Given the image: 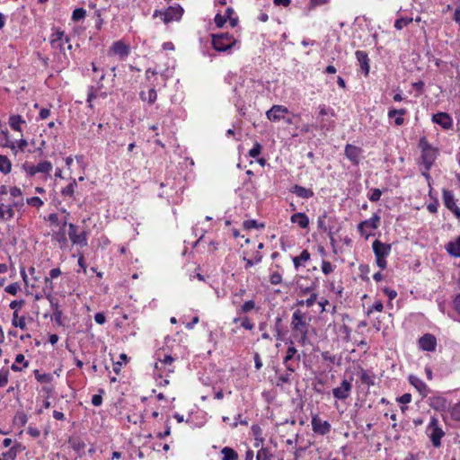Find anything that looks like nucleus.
<instances>
[{
	"label": "nucleus",
	"instance_id": "obj_1",
	"mask_svg": "<svg viewBox=\"0 0 460 460\" xmlns=\"http://www.w3.org/2000/svg\"><path fill=\"white\" fill-rule=\"evenodd\" d=\"M310 317L307 313L302 312L300 309L293 313L292 325L295 335L300 341H304L308 332V322Z\"/></svg>",
	"mask_w": 460,
	"mask_h": 460
},
{
	"label": "nucleus",
	"instance_id": "obj_2",
	"mask_svg": "<svg viewBox=\"0 0 460 460\" xmlns=\"http://www.w3.org/2000/svg\"><path fill=\"white\" fill-rule=\"evenodd\" d=\"M211 44L215 50L225 52L231 49L236 43V40L228 32L212 34Z\"/></svg>",
	"mask_w": 460,
	"mask_h": 460
},
{
	"label": "nucleus",
	"instance_id": "obj_3",
	"mask_svg": "<svg viewBox=\"0 0 460 460\" xmlns=\"http://www.w3.org/2000/svg\"><path fill=\"white\" fill-rule=\"evenodd\" d=\"M426 434L429 438L434 447L438 448L441 447V439L445 436V432L439 426L438 420L436 417L430 418L426 428Z\"/></svg>",
	"mask_w": 460,
	"mask_h": 460
},
{
	"label": "nucleus",
	"instance_id": "obj_4",
	"mask_svg": "<svg viewBox=\"0 0 460 460\" xmlns=\"http://www.w3.org/2000/svg\"><path fill=\"white\" fill-rule=\"evenodd\" d=\"M421 159L426 170H429L437 158V150L429 146L424 139L420 140Z\"/></svg>",
	"mask_w": 460,
	"mask_h": 460
},
{
	"label": "nucleus",
	"instance_id": "obj_5",
	"mask_svg": "<svg viewBox=\"0 0 460 460\" xmlns=\"http://www.w3.org/2000/svg\"><path fill=\"white\" fill-rule=\"evenodd\" d=\"M68 236L73 244H77L82 247L87 246V233L85 231L77 234V226L72 223L68 225Z\"/></svg>",
	"mask_w": 460,
	"mask_h": 460
},
{
	"label": "nucleus",
	"instance_id": "obj_6",
	"mask_svg": "<svg viewBox=\"0 0 460 460\" xmlns=\"http://www.w3.org/2000/svg\"><path fill=\"white\" fill-rule=\"evenodd\" d=\"M442 198L445 207L448 208L458 219H460V208L456 203L453 192L448 190H443Z\"/></svg>",
	"mask_w": 460,
	"mask_h": 460
},
{
	"label": "nucleus",
	"instance_id": "obj_7",
	"mask_svg": "<svg viewBox=\"0 0 460 460\" xmlns=\"http://www.w3.org/2000/svg\"><path fill=\"white\" fill-rule=\"evenodd\" d=\"M312 429L318 435H326L331 431V424L327 420H322L318 415L312 417Z\"/></svg>",
	"mask_w": 460,
	"mask_h": 460
},
{
	"label": "nucleus",
	"instance_id": "obj_8",
	"mask_svg": "<svg viewBox=\"0 0 460 460\" xmlns=\"http://www.w3.org/2000/svg\"><path fill=\"white\" fill-rule=\"evenodd\" d=\"M380 221V217L375 214L372 217L367 220L361 222L358 228L362 235L366 237L369 236L370 233L367 231L368 229H376L378 227V223Z\"/></svg>",
	"mask_w": 460,
	"mask_h": 460
},
{
	"label": "nucleus",
	"instance_id": "obj_9",
	"mask_svg": "<svg viewBox=\"0 0 460 460\" xmlns=\"http://www.w3.org/2000/svg\"><path fill=\"white\" fill-rule=\"evenodd\" d=\"M288 114V108L282 105H273L270 110L266 112L267 118L273 122H278L285 119Z\"/></svg>",
	"mask_w": 460,
	"mask_h": 460
},
{
	"label": "nucleus",
	"instance_id": "obj_10",
	"mask_svg": "<svg viewBox=\"0 0 460 460\" xmlns=\"http://www.w3.org/2000/svg\"><path fill=\"white\" fill-rule=\"evenodd\" d=\"M351 389V381L344 379L339 387L332 390V394L339 400H345L349 396Z\"/></svg>",
	"mask_w": 460,
	"mask_h": 460
},
{
	"label": "nucleus",
	"instance_id": "obj_11",
	"mask_svg": "<svg viewBox=\"0 0 460 460\" xmlns=\"http://www.w3.org/2000/svg\"><path fill=\"white\" fill-rule=\"evenodd\" d=\"M433 123L439 125L444 129H450L453 127V119L447 112H438L431 118Z\"/></svg>",
	"mask_w": 460,
	"mask_h": 460
},
{
	"label": "nucleus",
	"instance_id": "obj_12",
	"mask_svg": "<svg viewBox=\"0 0 460 460\" xmlns=\"http://www.w3.org/2000/svg\"><path fill=\"white\" fill-rule=\"evenodd\" d=\"M182 13L183 9L180 5L170 6L164 13H162L164 16L163 20L165 23L172 21H178L181 18Z\"/></svg>",
	"mask_w": 460,
	"mask_h": 460
},
{
	"label": "nucleus",
	"instance_id": "obj_13",
	"mask_svg": "<svg viewBox=\"0 0 460 460\" xmlns=\"http://www.w3.org/2000/svg\"><path fill=\"white\" fill-rule=\"evenodd\" d=\"M419 346L422 350L434 351L437 346V340L434 335L427 333L419 339Z\"/></svg>",
	"mask_w": 460,
	"mask_h": 460
},
{
	"label": "nucleus",
	"instance_id": "obj_14",
	"mask_svg": "<svg viewBox=\"0 0 460 460\" xmlns=\"http://www.w3.org/2000/svg\"><path fill=\"white\" fill-rule=\"evenodd\" d=\"M110 52H111L114 55H117L120 58V59L126 58L130 52L129 47L126 45L121 40H118L113 42L110 49Z\"/></svg>",
	"mask_w": 460,
	"mask_h": 460
},
{
	"label": "nucleus",
	"instance_id": "obj_15",
	"mask_svg": "<svg viewBox=\"0 0 460 460\" xmlns=\"http://www.w3.org/2000/svg\"><path fill=\"white\" fill-rule=\"evenodd\" d=\"M372 249L376 257H387L392 246L389 243H384L379 240H375L372 244Z\"/></svg>",
	"mask_w": 460,
	"mask_h": 460
},
{
	"label": "nucleus",
	"instance_id": "obj_16",
	"mask_svg": "<svg viewBox=\"0 0 460 460\" xmlns=\"http://www.w3.org/2000/svg\"><path fill=\"white\" fill-rule=\"evenodd\" d=\"M345 155L346 157L352 162L354 164H358L360 161V156L362 150L361 148L355 146L353 145L348 144L345 146Z\"/></svg>",
	"mask_w": 460,
	"mask_h": 460
},
{
	"label": "nucleus",
	"instance_id": "obj_17",
	"mask_svg": "<svg viewBox=\"0 0 460 460\" xmlns=\"http://www.w3.org/2000/svg\"><path fill=\"white\" fill-rule=\"evenodd\" d=\"M331 115L332 117L334 116V112L332 109L326 107L325 105H321L319 107V117L317 118V122L319 123L320 127L322 129H326L328 130L329 129V125L330 123H332V121H328V120H325L323 117V116H327V115Z\"/></svg>",
	"mask_w": 460,
	"mask_h": 460
},
{
	"label": "nucleus",
	"instance_id": "obj_18",
	"mask_svg": "<svg viewBox=\"0 0 460 460\" xmlns=\"http://www.w3.org/2000/svg\"><path fill=\"white\" fill-rule=\"evenodd\" d=\"M447 252L455 258H460V236H457L454 240L448 242L445 245Z\"/></svg>",
	"mask_w": 460,
	"mask_h": 460
},
{
	"label": "nucleus",
	"instance_id": "obj_19",
	"mask_svg": "<svg viewBox=\"0 0 460 460\" xmlns=\"http://www.w3.org/2000/svg\"><path fill=\"white\" fill-rule=\"evenodd\" d=\"M411 385H412L417 391L422 395V397H425L429 394V388L428 385L419 377L411 376L409 377Z\"/></svg>",
	"mask_w": 460,
	"mask_h": 460
},
{
	"label": "nucleus",
	"instance_id": "obj_20",
	"mask_svg": "<svg viewBox=\"0 0 460 460\" xmlns=\"http://www.w3.org/2000/svg\"><path fill=\"white\" fill-rule=\"evenodd\" d=\"M356 58L360 65L361 69L364 71L365 75H367L369 73V58L367 54L365 51L357 50Z\"/></svg>",
	"mask_w": 460,
	"mask_h": 460
},
{
	"label": "nucleus",
	"instance_id": "obj_21",
	"mask_svg": "<svg viewBox=\"0 0 460 460\" xmlns=\"http://www.w3.org/2000/svg\"><path fill=\"white\" fill-rule=\"evenodd\" d=\"M293 224H296L299 227L305 229L309 225V218L305 213H295L290 218Z\"/></svg>",
	"mask_w": 460,
	"mask_h": 460
},
{
	"label": "nucleus",
	"instance_id": "obj_22",
	"mask_svg": "<svg viewBox=\"0 0 460 460\" xmlns=\"http://www.w3.org/2000/svg\"><path fill=\"white\" fill-rule=\"evenodd\" d=\"M14 216V210L12 205H4L0 200V221H7L13 218Z\"/></svg>",
	"mask_w": 460,
	"mask_h": 460
},
{
	"label": "nucleus",
	"instance_id": "obj_23",
	"mask_svg": "<svg viewBox=\"0 0 460 460\" xmlns=\"http://www.w3.org/2000/svg\"><path fill=\"white\" fill-rule=\"evenodd\" d=\"M289 191L303 199H309L314 196V191L311 189H307L299 185L293 186Z\"/></svg>",
	"mask_w": 460,
	"mask_h": 460
},
{
	"label": "nucleus",
	"instance_id": "obj_24",
	"mask_svg": "<svg viewBox=\"0 0 460 460\" xmlns=\"http://www.w3.org/2000/svg\"><path fill=\"white\" fill-rule=\"evenodd\" d=\"M404 114H406L405 109H400V110L393 109L388 111V117L390 119L394 118V123L396 126H401L403 124L404 119L402 116Z\"/></svg>",
	"mask_w": 460,
	"mask_h": 460
},
{
	"label": "nucleus",
	"instance_id": "obj_25",
	"mask_svg": "<svg viewBox=\"0 0 460 460\" xmlns=\"http://www.w3.org/2000/svg\"><path fill=\"white\" fill-rule=\"evenodd\" d=\"M274 331L278 340H280L285 343H288L286 339V332L283 329L282 319L280 317L276 318Z\"/></svg>",
	"mask_w": 460,
	"mask_h": 460
},
{
	"label": "nucleus",
	"instance_id": "obj_26",
	"mask_svg": "<svg viewBox=\"0 0 460 460\" xmlns=\"http://www.w3.org/2000/svg\"><path fill=\"white\" fill-rule=\"evenodd\" d=\"M310 259V253L307 250H304L300 255L296 256L293 258V263L296 270L299 269V267H305V262H307Z\"/></svg>",
	"mask_w": 460,
	"mask_h": 460
},
{
	"label": "nucleus",
	"instance_id": "obj_27",
	"mask_svg": "<svg viewBox=\"0 0 460 460\" xmlns=\"http://www.w3.org/2000/svg\"><path fill=\"white\" fill-rule=\"evenodd\" d=\"M25 123L21 115H11L9 118V125L14 131H22L21 124Z\"/></svg>",
	"mask_w": 460,
	"mask_h": 460
},
{
	"label": "nucleus",
	"instance_id": "obj_28",
	"mask_svg": "<svg viewBox=\"0 0 460 460\" xmlns=\"http://www.w3.org/2000/svg\"><path fill=\"white\" fill-rule=\"evenodd\" d=\"M139 97L142 101H144V102L147 101L149 104H153L157 99V93H156V90L155 89V87H152L148 91L147 94L146 92L142 91L139 93Z\"/></svg>",
	"mask_w": 460,
	"mask_h": 460
},
{
	"label": "nucleus",
	"instance_id": "obj_29",
	"mask_svg": "<svg viewBox=\"0 0 460 460\" xmlns=\"http://www.w3.org/2000/svg\"><path fill=\"white\" fill-rule=\"evenodd\" d=\"M68 444L75 452L78 453L79 456H81L80 452L85 447V443L79 438H70L68 439Z\"/></svg>",
	"mask_w": 460,
	"mask_h": 460
},
{
	"label": "nucleus",
	"instance_id": "obj_30",
	"mask_svg": "<svg viewBox=\"0 0 460 460\" xmlns=\"http://www.w3.org/2000/svg\"><path fill=\"white\" fill-rule=\"evenodd\" d=\"M12 170V163L5 155H0V172L7 174Z\"/></svg>",
	"mask_w": 460,
	"mask_h": 460
},
{
	"label": "nucleus",
	"instance_id": "obj_31",
	"mask_svg": "<svg viewBox=\"0 0 460 460\" xmlns=\"http://www.w3.org/2000/svg\"><path fill=\"white\" fill-rule=\"evenodd\" d=\"M221 454L223 455L222 460H237L238 459L237 452L228 447H225L221 450Z\"/></svg>",
	"mask_w": 460,
	"mask_h": 460
},
{
	"label": "nucleus",
	"instance_id": "obj_32",
	"mask_svg": "<svg viewBox=\"0 0 460 460\" xmlns=\"http://www.w3.org/2000/svg\"><path fill=\"white\" fill-rule=\"evenodd\" d=\"M17 446L20 445L17 444L11 447L8 451L2 453L0 456V460H15L18 453Z\"/></svg>",
	"mask_w": 460,
	"mask_h": 460
},
{
	"label": "nucleus",
	"instance_id": "obj_33",
	"mask_svg": "<svg viewBox=\"0 0 460 460\" xmlns=\"http://www.w3.org/2000/svg\"><path fill=\"white\" fill-rule=\"evenodd\" d=\"M53 239L59 243L61 246L67 243V238L66 236V231L64 228H60L58 232L53 234Z\"/></svg>",
	"mask_w": 460,
	"mask_h": 460
},
{
	"label": "nucleus",
	"instance_id": "obj_34",
	"mask_svg": "<svg viewBox=\"0 0 460 460\" xmlns=\"http://www.w3.org/2000/svg\"><path fill=\"white\" fill-rule=\"evenodd\" d=\"M12 324L14 327H18L22 330H24L26 328L25 318L22 316L20 319H18V313H17V311H14L13 315Z\"/></svg>",
	"mask_w": 460,
	"mask_h": 460
},
{
	"label": "nucleus",
	"instance_id": "obj_35",
	"mask_svg": "<svg viewBox=\"0 0 460 460\" xmlns=\"http://www.w3.org/2000/svg\"><path fill=\"white\" fill-rule=\"evenodd\" d=\"M50 40L66 41V43L69 42V37L65 36L64 31L60 30L59 28L55 29V31L51 34Z\"/></svg>",
	"mask_w": 460,
	"mask_h": 460
},
{
	"label": "nucleus",
	"instance_id": "obj_36",
	"mask_svg": "<svg viewBox=\"0 0 460 460\" xmlns=\"http://www.w3.org/2000/svg\"><path fill=\"white\" fill-rule=\"evenodd\" d=\"M76 185H77V183H76L75 179H73L72 181L67 186H66L65 188H63L61 190V194L63 196L72 197L75 193V187Z\"/></svg>",
	"mask_w": 460,
	"mask_h": 460
},
{
	"label": "nucleus",
	"instance_id": "obj_37",
	"mask_svg": "<svg viewBox=\"0 0 460 460\" xmlns=\"http://www.w3.org/2000/svg\"><path fill=\"white\" fill-rule=\"evenodd\" d=\"M52 169V164L49 161L40 162L36 165V170L38 172L47 173L50 172Z\"/></svg>",
	"mask_w": 460,
	"mask_h": 460
},
{
	"label": "nucleus",
	"instance_id": "obj_38",
	"mask_svg": "<svg viewBox=\"0 0 460 460\" xmlns=\"http://www.w3.org/2000/svg\"><path fill=\"white\" fill-rule=\"evenodd\" d=\"M450 416L456 421H460V402L455 403L450 408Z\"/></svg>",
	"mask_w": 460,
	"mask_h": 460
},
{
	"label": "nucleus",
	"instance_id": "obj_39",
	"mask_svg": "<svg viewBox=\"0 0 460 460\" xmlns=\"http://www.w3.org/2000/svg\"><path fill=\"white\" fill-rule=\"evenodd\" d=\"M34 376L40 383H49L52 380V376L49 374H40L38 369L34 370Z\"/></svg>",
	"mask_w": 460,
	"mask_h": 460
},
{
	"label": "nucleus",
	"instance_id": "obj_40",
	"mask_svg": "<svg viewBox=\"0 0 460 460\" xmlns=\"http://www.w3.org/2000/svg\"><path fill=\"white\" fill-rule=\"evenodd\" d=\"M243 226L247 230L253 229V228H264V224H259L254 219H249V220L243 221Z\"/></svg>",
	"mask_w": 460,
	"mask_h": 460
},
{
	"label": "nucleus",
	"instance_id": "obj_41",
	"mask_svg": "<svg viewBox=\"0 0 460 460\" xmlns=\"http://www.w3.org/2000/svg\"><path fill=\"white\" fill-rule=\"evenodd\" d=\"M86 11L84 8H75L72 13V20L74 22H79L85 17Z\"/></svg>",
	"mask_w": 460,
	"mask_h": 460
},
{
	"label": "nucleus",
	"instance_id": "obj_42",
	"mask_svg": "<svg viewBox=\"0 0 460 460\" xmlns=\"http://www.w3.org/2000/svg\"><path fill=\"white\" fill-rule=\"evenodd\" d=\"M413 21L412 18H400L397 19L394 22V27L397 30H402L403 27L407 26Z\"/></svg>",
	"mask_w": 460,
	"mask_h": 460
},
{
	"label": "nucleus",
	"instance_id": "obj_43",
	"mask_svg": "<svg viewBox=\"0 0 460 460\" xmlns=\"http://www.w3.org/2000/svg\"><path fill=\"white\" fill-rule=\"evenodd\" d=\"M26 202L30 206L37 208H40L43 205L42 199L37 196L27 199Z\"/></svg>",
	"mask_w": 460,
	"mask_h": 460
},
{
	"label": "nucleus",
	"instance_id": "obj_44",
	"mask_svg": "<svg viewBox=\"0 0 460 460\" xmlns=\"http://www.w3.org/2000/svg\"><path fill=\"white\" fill-rule=\"evenodd\" d=\"M261 145L258 142H255L252 148L249 151V155L252 158H256L261 154Z\"/></svg>",
	"mask_w": 460,
	"mask_h": 460
},
{
	"label": "nucleus",
	"instance_id": "obj_45",
	"mask_svg": "<svg viewBox=\"0 0 460 460\" xmlns=\"http://www.w3.org/2000/svg\"><path fill=\"white\" fill-rule=\"evenodd\" d=\"M315 300H316L315 294L311 293L309 297L306 298L305 300H298L297 301V305H303L304 304H305L306 306L309 307V306H312L314 304Z\"/></svg>",
	"mask_w": 460,
	"mask_h": 460
},
{
	"label": "nucleus",
	"instance_id": "obj_46",
	"mask_svg": "<svg viewBox=\"0 0 460 460\" xmlns=\"http://www.w3.org/2000/svg\"><path fill=\"white\" fill-rule=\"evenodd\" d=\"M270 456L268 449L262 447L257 452L256 460H270Z\"/></svg>",
	"mask_w": 460,
	"mask_h": 460
},
{
	"label": "nucleus",
	"instance_id": "obj_47",
	"mask_svg": "<svg viewBox=\"0 0 460 460\" xmlns=\"http://www.w3.org/2000/svg\"><path fill=\"white\" fill-rule=\"evenodd\" d=\"M9 370L6 368H2L0 370V387L5 385L8 382Z\"/></svg>",
	"mask_w": 460,
	"mask_h": 460
},
{
	"label": "nucleus",
	"instance_id": "obj_48",
	"mask_svg": "<svg viewBox=\"0 0 460 460\" xmlns=\"http://www.w3.org/2000/svg\"><path fill=\"white\" fill-rule=\"evenodd\" d=\"M381 195H382V191L379 189L376 188L371 190V193L368 196V199L372 202H376L380 199Z\"/></svg>",
	"mask_w": 460,
	"mask_h": 460
},
{
	"label": "nucleus",
	"instance_id": "obj_49",
	"mask_svg": "<svg viewBox=\"0 0 460 460\" xmlns=\"http://www.w3.org/2000/svg\"><path fill=\"white\" fill-rule=\"evenodd\" d=\"M20 286L17 282L12 283L4 288V291L10 295H16Z\"/></svg>",
	"mask_w": 460,
	"mask_h": 460
},
{
	"label": "nucleus",
	"instance_id": "obj_50",
	"mask_svg": "<svg viewBox=\"0 0 460 460\" xmlns=\"http://www.w3.org/2000/svg\"><path fill=\"white\" fill-rule=\"evenodd\" d=\"M322 271L325 275H328L333 271V266L332 265V263L330 261H323L322 263Z\"/></svg>",
	"mask_w": 460,
	"mask_h": 460
},
{
	"label": "nucleus",
	"instance_id": "obj_51",
	"mask_svg": "<svg viewBox=\"0 0 460 460\" xmlns=\"http://www.w3.org/2000/svg\"><path fill=\"white\" fill-rule=\"evenodd\" d=\"M255 306V304L252 300L246 301L241 307L242 313H248L252 311Z\"/></svg>",
	"mask_w": 460,
	"mask_h": 460
},
{
	"label": "nucleus",
	"instance_id": "obj_52",
	"mask_svg": "<svg viewBox=\"0 0 460 460\" xmlns=\"http://www.w3.org/2000/svg\"><path fill=\"white\" fill-rule=\"evenodd\" d=\"M214 21H215L216 25L218 28H222L225 25V23L226 22V17L224 15H221L220 13H217L215 16Z\"/></svg>",
	"mask_w": 460,
	"mask_h": 460
},
{
	"label": "nucleus",
	"instance_id": "obj_53",
	"mask_svg": "<svg viewBox=\"0 0 460 460\" xmlns=\"http://www.w3.org/2000/svg\"><path fill=\"white\" fill-rule=\"evenodd\" d=\"M25 304L23 299L21 300H13L10 303L9 306L11 309L17 311L22 308V306Z\"/></svg>",
	"mask_w": 460,
	"mask_h": 460
},
{
	"label": "nucleus",
	"instance_id": "obj_54",
	"mask_svg": "<svg viewBox=\"0 0 460 460\" xmlns=\"http://www.w3.org/2000/svg\"><path fill=\"white\" fill-rule=\"evenodd\" d=\"M127 420L128 422L137 424V422H143L144 417H143V415L133 414V415H128L127 417Z\"/></svg>",
	"mask_w": 460,
	"mask_h": 460
},
{
	"label": "nucleus",
	"instance_id": "obj_55",
	"mask_svg": "<svg viewBox=\"0 0 460 460\" xmlns=\"http://www.w3.org/2000/svg\"><path fill=\"white\" fill-rule=\"evenodd\" d=\"M170 434H171V426H170L169 420H167L166 423H165V430L162 431V432H159L157 434V438H159L160 439H163L165 437L169 436Z\"/></svg>",
	"mask_w": 460,
	"mask_h": 460
},
{
	"label": "nucleus",
	"instance_id": "obj_56",
	"mask_svg": "<svg viewBox=\"0 0 460 460\" xmlns=\"http://www.w3.org/2000/svg\"><path fill=\"white\" fill-rule=\"evenodd\" d=\"M46 297L49 299V301L50 303V306L53 309V311L56 312V308H58V299L54 298L51 296L50 292L46 294Z\"/></svg>",
	"mask_w": 460,
	"mask_h": 460
},
{
	"label": "nucleus",
	"instance_id": "obj_57",
	"mask_svg": "<svg viewBox=\"0 0 460 460\" xmlns=\"http://www.w3.org/2000/svg\"><path fill=\"white\" fill-rule=\"evenodd\" d=\"M361 381L367 385H374V380L372 378V376H370L369 375H367L366 372H363L362 375H361Z\"/></svg>",
	"mask_w": 460,
	"mask_h": 460
},
{
	"label": "nucleus",
	"instance_id": "obj_58",
	"mask_svg": "<svg viewBox=\"0 0 460 460\" xmlns=\"http://www.w3.org/2000/svg\"><path fill=\"white\" fill-rule=\"evenodd\" d=\"M53 318H54V321L58 324V325H63V323H62V312L58 309V308H56V312H53Z\"/></svg>",
	"mask_w": 460,
	"mask_h": 460
},
{
	"label": "nucleus",
	"instance_id": "obj_59",
	"mask_svg": "<svg viewBox=\"0 0 460 460\" xmlns=\"http://www.w3.org/2000/svg\"><path fill=\"white\" fill-rule=\"evenodd\" d=\"M270 279L271 284L277 285V284H279L281 282L282 277H281V275L279 272H273L270 275Z\"/></svg>",
	"mask_w": 460,
	"mask_h": 460
},
{
	"label": "nucleus",
	"instance_id": "obj_60",
	"mask_svg": "<svg viewBox=\"0 0 460 460\" xmlns=\"http://www.w3.org/2000/svg\"><path fill=\"white\" fill-rule=\"evenodd\" d=\"M63 43H64V41H61V40H50L51 47L53 49H59L60 52L64 51Z\"/></svg>",
	"mask_w": 460,
	"mask_h": 460
},
{
	"label": "nucleus",
	"instance_id": "obj_61",
	"mask_svg": "<svg viewBox=\"0 0 460 460\" xmlns=\"http://www.w3.org/2000/svg\"><path fill=\"white\" fill-rule=\"evenodd\" d=\"M241 326L246 330H252L254 324L247 317H244L242 319Z\"/></svg>",
	"mask_w": 460,
	"mask_h": 460
},
{
	"label": "nucleus",
	"instance_id": "obj_62",
	"mask_svg": "<svg viewBox=\"0 0 460 460\" xmlns=\"http://www.w3.org/2000/svg\"><path fill=\"white\" fill-rule=\"evenodd\" d=\"M94 321L98 324H103L106 322V316H105V314L103 313H96L94 314Z\"/></svg>",
	"mask_w": 460,
	"mask_h": 460
},
{
	"label": "nucleus",
	"instance_id": "obj_63",
	"mask_svg": "<svg viewBox=\"0 0 460 460\" xmlns=\"http://www.w3.org/2000/svg\"><path fill=\"white\" fill-rule=\"evenodd\" d=\"M23 169L27 172V173L30 176H33V175H35L38 172L37 170H36V166H34V165H29L27 164H23Z\"/></svg>",
	"mask_w": 460,
	"mask_h": 460
},
{
	"label": "nucleus",
	"instance_id": "obj_64",
	"mask_svg": "<svg viewBox=\"0 0 460 460\" xmlns=\"http://www.w3.org/2000/svg\"><path fill=\"white\" fill-rule=\"evenodd\" d=\"M453 307L455 311L460 315V293L454 298Z\"/></svg>",
	"mask_w": 460,
	"mask_h": 460
}]
</instances>
